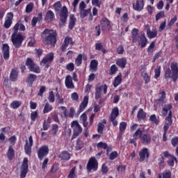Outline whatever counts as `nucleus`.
Returning a JSON list of instances; mask_svg holds the SVG:
<instances>
[{"instance_id": "nucleus-27", "label": "nucleus", "mask_w": 178, "mask_h": 178, "mask_svg": "<svg viewBox=\"0 0 178 178\" xmlns=\"http://www.w3.org/2000/svg\"><path fill=\"white\" fill-rule=\"evenodd\" d=\"M89 67L90 72H97V70H98V61L97 60H92L90 61Z\"/></svg>"}, {"instance_id": "nucleus-36", "label": "nucleus", "mask_w": 178, "mask_h": 178, "mask_svg": "<svg viewBox=\"0 0 178 178\" xmlns=\"http://www.w3.org/2000/svg\"><path fill=\"white\" fill-rule=\"evenodd\" d=\"M143 135L144 134H143V131H141V129H138L134 134V140H138L140 138L141 139Z\"/></svg>"}, {"instance_id": "nucleus-59", "label": "nucleus", "mask_w": 178, "mask_h": 178, "mask_svg": "<svg viewBox=\"0 0 178 178\" xmlns=\"http://www.w3.org/2000/svg\"><path fill=\"white\" fill-rule=\"evenodd\" d=\"M154 48H155V42H152L147 48L148 54L154 52Z\"/></svg>"}, {"instance_id": "nucleus-2", "label": "nucleus", "mask_w": 178, "mask_h": 178, "mask_svg": "<svg viewBox=\"0 0 178 178\" xmlns=\"http://www.w3.org/2000/svg\"><path fill=\"white\" fill-rule=\"evenodd\" d=\"M171 69V70H170ZM165 79H172V81H177L178 79V63L172 62L170 64V68L168 67L164 70Z\"/></svg>"}, {"instance_id": "nucleus-42", "label": "nucleus", "mask_w": 178, "mask_h": 178, "mask_svg": "<svg viewBox=\"0 0 178 178\" xmlns=\"http://www.w3.org/2000/svg\"><path fill=\"white\" fill-rule=\"evenodd\" d=\"M95 49L97 51H102V52H103V54H106V50L102 46V43H97L96 46H95Z\"/></svg>"}, {"instance_id": "nucleus-6", "label": "nucleus", "mask_w": 178, "mask_h": 178, "mask_svg": "<svg viewBox=\"0 0 178 178\" xmlns=\"http://www.w3.org/2000/svg\"><path fill=\"white\" fill-rule=\"evenodd\" d=\"M86 8H87L86 3L84 1H81L79 3V16L81 19H85V17H87V16L91 13V8L86 10Z\"/></svg>"}, {"instance_id": "nucleus-58", "label": "nucleus", "mask_w": 178, "mask_h": 178, "mask_svg": "<svg viewBox=\"0 0 178 178\" xmlns=\"http://www.w3.org/2000/svg\"><path fill=\"white\" fill-rule=\"evenodd\" d=\"M118 67L116 66V65H113L111 67V70H110V74H116V72H118Z\"/></svg>"}, {"instance_id": "nucleus-52", "label": "nucleus", "mask_w": 178, "mask_h": 178, "mask_svg": "<svg viewBox=\"0 0 178 178\" xmlns=\"http://www.w3.org/2000/svg\"><path fill=\"white\" fill-rule=\"evenodd\" d=\"M149 120L155 124H159V120L156 119V115H155V114H153L150 116Z\"/></svg>"}, {"instance_id": "nucleus-33", "label": "nucleus", "mask_w": 178, "mask_h": 178, "mask_svg": "<svg viewBox=\"0 0 178 178\" xmlns=\"http://www.w3.org/2000/svg\"><path fill=\"white\" fill-rule=\"evenodd\" d=\"M158 178H172V172L170 170H166L163 173L159 174Z\"/></svg>"}, {"instance_id": "nucleus-60", "label": "nucleus", "mask_w": 178, "mask_h": 178, "mask_svg": "<svg viewBox=\"0 0 178 178\" xmlns=\"http://www.w3.org/2000/svg\"><path fill=\"white\" fill-rule=\"evenodd\" d=\"M66 70L69 72H73L74 70V64L73 63H70L66 65Z\"/></svg>"}, {"instance_id": "nucleus-7", "label": "nucleus", "mask_w": 178, "mask_h": 178, "mask_svg": "<svg viewBox=\"0 0 178 178\" xmlns=\"http://www.w3.org/2000/svg\"><path fill=\"white\" fill-rule=\"evenodd\" d=\"M86 169L88 173L91 172V170L95 172L98 169V161L95 157H91L87 164Z\"/></svg>"}, {"instance_id": "nucleus-26", "label": "nucleus", "mask_w": 178, "mask_h": 178, "mask_svg": "<svg viewBox=\"0 0 178 178\" xmlns=\"http://www.w3.org/2000/svg\"><path fill=\"white\" fill-rule=\"evenodd\" d=\"M17 77H19V71H17V68H14L11 70L10 80L11 81H17Z\"/></svg>"}, {"instance_id": "nucleus-3", "label": "nucleus", "mask_w": 178, "mask_h": 178, "mask_svg": "<svg viewBox=\"0 0 178 178\" xmlns=\"http://www.w3.org/2000/svg\"><path fill=\"white\" fill-rule=\"evenodd\" d=\"M14 33L12 34L11 36V41L16 48H20L22 47V44L24 40V38L22 34L17 33L19 31V24H15L13 27Z\"/></svg>"}, {"instance_id": "nucleus-48", "label": "nucleus", "mask_w": 178, "mask_h": 178, "mask_svg": "<svg viewBox=\"0 0 178 178\" xmlns=\"http://www.w3.org/2000/svg\"><path fill=\"white\" fill-rule=\"evenodd\" d=\"M104 129H105V125L102 122H99L97 125V133L102 134L104 133Z\"/></svg>"}, {"instance_id": "nucleus-34", "label": "nucleus", "mask_w": 178, "mask_h": 178, "mask_svg": "<svg viewBox=\"0 0 178 178\" xmlns=\"http://www.w3.org/2000/svg\"><path fill=\"white\" fill-rule=\"evenodd\" d=\"M7 156L10 161L15 158V149L12 146H10L7 152Z\"/></svg>"}, {"instance_id": "nucleus-32", "label": "nucleus", "mask_w": 178, "mask_h": 178, "mask_svg": "<svg viewBox=\"0 0 178 178\" xmlns=\"http://www.w3.org/2000/svg\"><path fill=\"white\" fill-rule=\"evenodd\" d=\"M120 84H122V73L118 74L113 83V87L115 88L118 87V86H120Z\"/></svg>"}, {"instance_id": "nucleus-54", "label": "nucleus", "mask_w": 178, "mask_h": 178, "mask_svg": "<svg viewBox=\"0 0 178 178\" xmlns=\"http://www.w3.org/2000/svg\"><path fill=\"white\" fill-rule=\"evenodd\" d=\"M76 149H77V151L81 149V148H83V142L81 141V140H80V138L77 139L76 141Z\"/></svg>"}, {"instance_id": "nucleus-37", "label": "nucleus", "mask_w": 178, "mask_h": 178, "mask_svg": "<svg viewBox=\"0 0 178 178\" xmlns=\"http://www.w3.org/2000/svg\"><path fill=\"white\" fill-rule=\"evenodd\" d=\"M53 7L56 13H59L60 9L62 8V3L60 1H57L53 5Z\"/></svg>"}, {"instance_id": "nucleus-29", "label": "nucleus", "mask_w": 178, "mask_h": 178, "mask_svg": "<svg viewBox=\"0 0 178 178\" xmlns=\"http://www.w3.org/2000/svg\"><path fill=\"white\" fill-rule=\"evenodd\" d=\"M58 157L62 161H69V159H70V153L67 151H63L59 154Z\"/></svg>"}, {"instance_id": "nucleus-14", "label": "nucleus", "mask_w": 178, "mask_h": 178, "mask_svg": "<svg viewBox=\"0 0 178 178\" xmlns=\"http://www.w3.org/2000/svg\"><path fill=\"white\" fill-rule=\"evenodd\" d=\"M52 60H54V53H49L42 60L40 65L42 66H45V67L48 69L49 66L47 64L52 62Z\"/></svg>"}, {"instance_id": "nucleus-55", "label": "nucleus", "mask_w": 178, "mask_h": 178, "mask_svg": "<svg viewBox=\"0 0 178 178\" xmlns=\"http://www.w3.org/2000/svg\"><path fill=\"white\" fill-rule=\"evenodd\" d=\"M48 99L51 103L55 102V95L54 94V91L49 92Z\"/></svg>"}, {"instance_id": "nucleus-38", "label": "nucleus", "mask_w": 178, "mask_h": 178, "mask_svg": "<svg viewBox=\"0 0 178 178\" xmlns=\"http://www.w3.org/2000/svg\"><path fill=\"white\" fill-rule=\"evenodd\" d=\"M76 17H74V15H71L70 16V23H69V29L70 30H72L73 29V27H74L75 24H76Z\"/></svg>"}, {"instance_id": "nucleus-64", "label": "nucleus", "mask_w": 178, "mask_h": 178, "mask_svg": "<svg viewBox=\"0 0 178 178\" xmlns=\"http://www.w3.org/2000/svg\"><path fill=\"white\" fill-rule=\"evenodd\" d=\"M171 144L173 147H176L177 145H178V138L177 137L173 138L171 140Z\"/></svg>"}, {"instance_id": "nucleus-4", "label": "nucleus", "mask_w": 178, "mask_h": 178, "mask_svg": "<svg viewBox=\"0 0 178 178\" xmlns=\"http://www.w3.org/2000/svg\"><path fill=\"white\" fill-rule=\"evenodd\" d=\"M172 104H166L162 109L161 113L163 116H166L168 112V116L166 118V124L171 126L173 121L172 120Z\"/></svg>"}, {"instance_id": "nucleus-62", "label": "nucleus", "mask_w": 178, "mask_h": 178, "mask_svg": "<svg viewBox=\"0 0 178 178\" xmlns=\"http://www.w3.org/2000/svg\"><path fill=\"white\" fill-rule=\"evenodd\" d=\"M101 3H102L101 0H92V5L97 8H101Z\"/></svg>"}, {"instance_id": "nucleus-15", "label": "nucleus", "mask_w": 178, "mask_h": 178, "mask_svg": "<svg viewBox=\"0 0 178 178\" xmlns=\"http://www.w3.org/2000/svg\"><path fill=\"white\" fill-rule=\"evenodd\" d=\"M31 147H33V136H31L29 140H26V145L24 146L25 152L27 155H31Z\"/></svg>"}, {"instance_id": "nucleus-56", "label": "nucleus", "mask_w": 178, "mask_h": 178, "mask_svg": "<svg viewBox=\"0 0 178 178\" xmlns=\"http://www.w3.org/2000/svg\"><path fill=\"white\" fill-rule=\"evenodd\" d=\"M154 78L155 79H158V77H159V76H161V66H157L156 67V69L154 70Z\"/></svg>"}, {"instance_id": "nucleus-41", "label": "nucleus", "mask_w": 178, "mask_h": 178, "mask_svg": "<svg viewBox=\"0 0 178 178\" xmlns=\"http://www.w3.org/2000/svg\"><path fill=\"white\" fill-rule=\"evenodd\" d=\"M147 34L149 38H155V37H156L158 34V32L156 31V30H154V31L148 30L147 31Z\"/></svg>"}, {"instance_id": "nucleus-12", "label": "nucleus", "mask_w": 178, "mask_h": 178, "mask_svg": "<svg viewBox=\"0 0 178 178\" xmlns=\"http://www.w3.org/2000/svg\"><path fill=\"white\" fill-rule=\"evenodd\" d=\"M118 116H119V108L118 107H114L112 109L111 113L109 117L110 122H113L114 127L118 126V120H116Z\"/></svg>"}, {"instance_id": "nucleus-30", "label": "nucleus", "mask_w": 178, "mask_h": 178, "mask_svg": "<svg viewBox=\"0 0 178 178\" xmlns=\"http://www.w3.org/2000/svg\"><path fill=\"white\" fill-rule=\"evenodd\" d=\"M146 118L147 113H145L143 108H140L137 114V119L138 120H145Z\"/></svg>"}, {"instance_id": "nucleus-22", "label": "nucleus", "mask_w": 178, "mask_h": 178, "mask_svg": "<svg viewBox=\"0 0 178 178\" xmlns=\"http://www.w3.org/2000/svg\"><path fill=\"white\" fill-rule=\"evenodd\" d=\"M87 105H88V96H85L83 97V101L81 103L79 106V109L77 111L78 115H80L81 112L87 108Z\"/></svg>"}, {"instance_id": "nucleus-17", "label": "nucleus", "mask_w": 178, "mask_h": 178, "mask_svg": "<svg viewBox=\"0 0 178 178\" xmlns=\"http://www.w3.org/2000/svg\"><path fill=\"white\" fill-rule=\"evenodd\" d=\"M100 24L102 26V30L104 31H106L107 30L109 31L111 30V22H109L108 18H103Z\"/></svg>"}, {"instance_id": "nucleus-24", "label": "nucleus", "mask_w": 178, "mask_h": 178, "mask_svg": "<svg viewBox=\"0 0 178 178\" xmlns=\"http://www.w3.org/2000/svg\"><path fill=\"white\" fill-rule=\"evenodd\" d=\"M9 45L8 44H3L2 51H3V56L5 59V60H8L9 59Z\"/></svg>"}, {"instance_id": "nucleus-63", "label": "nucleus", "mask_w": 178, "mask_h": 178, "mask_svg": "<svg viewBox=\"0 0 178 178\" xmlns=\"http://www.w3.org/2000/svg\"><path fill=\"white\" fill-rule=\"evenodd\" d=\"M118 158V152H113L109 155V159L111 161H113V159H116Z\"/></svg>"}, {"instance_id": "nucleus-35", "label": "nucleus", "mask_w": 178, "mask_h": 178, "mask_svg": "<svg viewBox=\"0 0 178 178\" xmlns=\"http://www.w3.org/2000/svg\"><path fill=\"white\" fill-rule=\"evenodd\" d=\"M87 114H86V113H83L80 116V120H81L83 127H87L88 126V122L87 121Z\"/></svg>"}, {"instance_id": "nucleus-45", "label": "nucleus", "mask_w": 178, "mask_h": 178, "mask_svg": "<svg viewBox=\"0 0 178 178\" xmlns=\"http://www.w3.org/2000/svg\"><path fill=\"white\" fill-rule=\"evenodd\" d=\"M126 127H127V123L125 122H122L120 123V133L122 134L124 133V130H126Z\"/></svg>"}, {"instance_id": "nucleus-28", "label": "nucleus", "mask_w": 178, "mask_h": 178, "mask_svg": "<svg viewBox=\"0 0 178 178\" xmlns=\"http://www.w3.org/2000/svg\"><path fill=\"white\" fill-rule=\"evenodd\" d=\"M142 143L144 145H148L151 143V136L149 134H143L140 138Z\"/></svg>"}, {"instance_id": "nucleus-40", "label": "nucleus", "mask_w": 178, "mask_h": 178, "mask_svg": "<svg viewBox=\"0 0 178 178\" xmlns=\"http://www.w3.org/2000/svg\"><path fill=\"white\" fill-rule=\"evenodd\" d=\"M132 34V38H133V42H137V38L138 35V29H134L131 32Z\"/></svg>"}, {"instance_id": "nucleus-39", "label": "nucleus", "mask_w": 178, "mask_h": 178, "mask_svg": "<svg viewBox=\"0 0 178 178\" xmlns=\"http://www.w3.org/2000/svg\"><path fill=\"white\" fill-rule=\"evenodd\" d=\"M29 70L30 72H33V73H41L40 67L35 63L33 65L31 68H29Z\"/></svg>"}, {"instance_id": "nucleus-31", "label": "nucleus", "mask_w": 178, "mask_h": 178, "mask_svg": "<svg viewBox=\"0 0 178 178\" xmlns=\"http://www.w3.org/2000/svg\"><path fill=\"white\" fill-rule=\"evenodd\" d=\"M126 63H127V60L124 58H119L116 60V65L121 67L122 69L126 67Z\"/></svg>"}, {"instance_id": "nucleus-13", "label": "nucleus", "mask_w": 178, "mask_h": 178, "mask_svg": "<svg viewBox=\"0 0 178 178\" xmlns=\"http://www.w3.org/2000/svg\"><path fill=\"white\" fill-rule=\"evenodd\" d=\"M136 42H138V44L140 45L142 48H145V47L147 46L148 40H147V38H145V34L144 33H141L140 35L138 36Z\"/></svg>"}, {"instance_id": "nucleus-44", "label": "nucleus", "mask_w": 178, "mask_h": 178, "mask_svg": "<svg viewBox=\"0 0 178 178\" xmlns=\"http://www.w3.org/2000/svg\"><path fill=\"white\" fill-rule=\"evenodd\" d=\"M21 105H22V102L20 101H13L10 104V106L11 108H13V109H17V108H19V106H20Z\"/></svg>"}, {"instance_id": "nucleus-18", "label": "nucleus", "mask_w": 178, "mask_h": 178, "mask_svg": "<svg viewBox=\"0 0 178 178\" xmlns=\"http://www.w3.org/2000/svg\"><path fill=\"white\" fill-rule=\"evenodd\" d=\"M69 44H70V45H73V44H74V42H73V39L69 36H67L63 42V44L61 47V50L63 51V52H65V51H66L67 47H69Z\"/></svg>"}, {"instance_id": "nucleus-50", "label": "nucleus", "mask_w": 178, "mask_h": 178, "mask_svg": "<svg viewBox=\"0 0 178 178\" xmlns=\"http://www.w3.org/2000/svg\"><path fill=\"white\" fill-rule=\"evenodd\" d=\"M33 8H34V3H30L26 7V13H31V12H33Z\"/></svg>"}, {"instance_id": "nucleus-43", "label": "nucleus", "mask_w": 178, "mask_h": 178, "mask_svg": "<svg viewBox=\"0 0 178 178\" xmlns=\"http://www.w3.org/2000/svg\"><path fill=\"white\" fill-rule=\"evenodd\" d=\"M67 178H77V175H76V167H74L71 169Z\"/></svg>"}, {"instance_id": "nucleus-53", "label": "nucleus", "mask_w": 178, "mask_h": 178, "mask_svg": "<svg viewBox=\"0 0 178 178\" xmlns=\"http://www.w3.org/2000/svg\"><path fill=\"white\" fill-rule=\"evenodd\" d=\"M97 148L98 149H101L103 148V149H106L108 148V144L106 143L100 142L97 143Z\"/></svg>"}, {"instance_id": "nucleus-49", "label": "nucleus", "mask_w": 178, "mask_h": 178, "mask_svg": "<svg viewBox=\"0 0 178 178\" xmlns=\"http://www.w3.org/2000/svg\"><path fill=\"white\" fill-rule=\"evenodd\" d=\"M143 77L145 80V84H147V83H149L151 81V76L148 74L147 72L143 73Z\"/></svg>"}, {"instance_id": "nucleus-51", "label": "nucleus", "mask_w": 178, "mask_h": 178, "mask_svg": "<svg viewBox=\"0 0 178 178\" xmlns=\"http://www.w3.org/2000/svg\"><path fill=\"white\" fill-rule=\"evenodd\" d=\"M177 21V16H175L172 19H170V21L168 23V29H172V26L173 24H175V22Z\"/></svg>"}, {"instance_id": "nucleus-11", "label": "nucleus", "mask_w": 178, "mask_h": 178, "mask_svg": "<svg viewBox=\"0 0 178 178\" xmlns=\"http://www.w3.org/2000/svg\"><path fill=\"white\" fill-rule=\"evenodd\" d=\"M28 172H29V159L27 158H24L21 167L20 178L26 177V176H27Z\"/></svg>"}, {"instance_id": "nucleus-20", "label": "nucleus", "mask_w": 178, "mask_h": 178, "mask_svg": "<svg viewBox=\"0 0 178 178\" xmlns=\"http://www.w3.org/2000/svg\"><path fill=\"white\" fill-rule=\"evenodd\" d=\"M145 2L144 0H136V2L133 4L134 10L137 12H141L144 9Z\"/></svg>"}, {"instance_id": "nucleus-23", "label": "nucleus", "mask_w": 178, "mask_h": 178, "mask_svg": "<svg viewBox=\"0 0 178 178\" xmlns=\"http://www.w3.org/2000/svg\"><path fill=\"white\" fill-rule=\"evenodd\" d=\"M44 20L49 23L55 20V13L52 10H49L46 13Z\"/></svg>"}, {"instance_id": "nucleus-57", "label": "nucleus", "mask_w": 178, "mask_h": 178, "mask_svg": "<svg viewBox=\"0 0 178 178\" xmlns=\"http://www.w3.org/2000/svg\"><path fill=\"white\" fill-rule=\"evenodd\" d=\"M34 60L31 58H27L26 61V65L28 66L29 69H30L35 64Z\"/></svg>"}, {"instance_id": "nucleus-46", "label": "nucleus", "mask_w": 178, "mask_h": 178, "mask_svg": "<svg viewBox=\"0 0 178 178\" xmlns=\"http://www.w3.org/2000/svg\"><path fill=\"white\" fill-rule=\"evenodd\" d=\"M53 107L51 105L49 104V103H46L44 108L43 109V113H48V112H51L52 110Z\"/></svg>"}, {"instance_id": "nucleus-25", "label": "nucleus", "mask_w": 178, "mask_h": 178, "mask_svg": "<svg viewBox=\"0 0 178 178\" xmlns=\"http://www.w3.org/2000/svg\"><path fill=\"white\" fill-rule=\"evenodd\" d=\"M37 80V75L34 74H29L26 78V83L29 84V87L33 86V83Z\"/></svg>"}, {"instance_id": "nucleus-8", "label": "nucleus", "mask_w": 178, "mask_h": 178, "mask_svg": "<svg viewBox=\"0 0 178 178\" xmlns=\"http://www.w3.org/2000/svg\"><path fill=\"white\" fill-rule=\"evenodd\" d=\"M108 91V86L103 85L95 88V97L96 99H99L102 97V94H106Z\"/></svg>"}, {"instance_id": "nucleus-16", "label": "nucleus", "mask_w": 178, "mask_h": 178, "mask_svg": "<svg viewBox=\"0 0 178 178\" xmlns=\"http://www.w3.org/2000/svg\"><path fill=\"white\" fill-rule=\"evenodd\" d=\"M65 84L66 88H67L68 90H73L74 88V83H73V78L72 77V76H66Z\"/></svg>"}, {"instance_id": "nucleus-19", "label": "nucleus", "mask_w": 178, "mask_h": 178, "mask_svg": "<svg viewBox=\"0 0 178 178\" xmlns=\"http://www.w3.org/2000/svg\"><path fill=\"white\" fill-rule=\"evenodd\" d=\"M13 20V13H8L6 17V21L4 22L5 29H9L12 26V21Z\"/></svg>"}, {"instance_id": "nucleus-47", "label": "nucleus", "mask_w": 178, "mask_h": 178, "mask_svg": "<svg viewBox=\"0 0 178 178\" xmlns=\"http://www.w3.org/2000/svg\"><path fill=\"white\" fill-rule=\"evenodd\" d=\"M83 61V55L79 54L76 58L75 59V65L76 66H80Z\"/></svg>"}, {"instance_id": "nucleus-21", "label": "nucleus", "mask_w": 178, "mask_h": 178, "mask_svg": "<svg viewBox=\"0 0 178 178\" xmlns=\"http://www.w3.org/2000/svg\"><path fill=\"white\" fill-rule=\"evenodd\" d=\"M139 161L140 162H143L145 161V156L146 158H149V152H148V149L147 148H143L140 149L139 152Z\"/></svg>"}, {"instance_id": "nucleus-1", "label": "nucleus", "mask_w": 178, "mask_h": 178, "mask_svg": "<svg viewBox=\"0 0 178 178\" xmlns=\"http://www.w3.org/2000/svg\"><path fill=\"white\" fill-rule=\"evenodd\" d=\"M56 31L45 29L42 33V38L44 45H54L56 44Z\"/></svg>"}, {"instance_id": "nucleus-5", "label": "nucleus", "mask_w": 178, "mask_h": 178, "mask_svg": "<svg viewBox=\"0 0 178 178\" xmlns=\"http://www.w3.org/2000/svg\"><path fill=\"white\" fill-rule=\"evenodd\" d=\"M71 127L74 131L72 140H74V138L79 137V136L83 133V128L81 127V125L79 124V121H73L71 124Z\"/></svg>"}, {"instance_id": "nucleus-61", "label": "nucleus", "mask_w": 178, "mask_h": 178, "mask_svg": "<svg viewBox=\"0 0 178 178\" xmlns=\"http://www.w3.org/2000/svg\"><path fill=\"white\" fill-rule=\"evenodd\" d=\"M59 129V126L55 124L52 126L51 131L53 133V136H56V133H58V130Z\"/></svg>"}, {"instance_id": "nucleus-10", "label": "nucleus", "mask_w": 178, "mask_h": 178, "mask_svg": "<svg viewBox=\"0 0 178 178\" xmlns=\"http://www.w3.org/2000/svg\"><path fill=\"white\" fill-rule=\"evenodd\" d=\"M60 14V20L63 24H65L66 22H67V16L69 15V11L67 10V8L66 6H64L57 13Z\"/></svg>"}, {"instance_id": "nucleus-9", "label": "nucleus", "mask_w": 178, "mask_h": 178, "mask_svg": "<svg viewBox=\"0 0 178 178\" xmlns=\"http://www.w3.org/2000/svg\"><path fill=\"white\" fill-rule=\"evenodd\" d=\"M48 154H49V148L48 147V145H43L39 148L38 151V156L40 161H42Z\"/></svg>"}]
</instances>
